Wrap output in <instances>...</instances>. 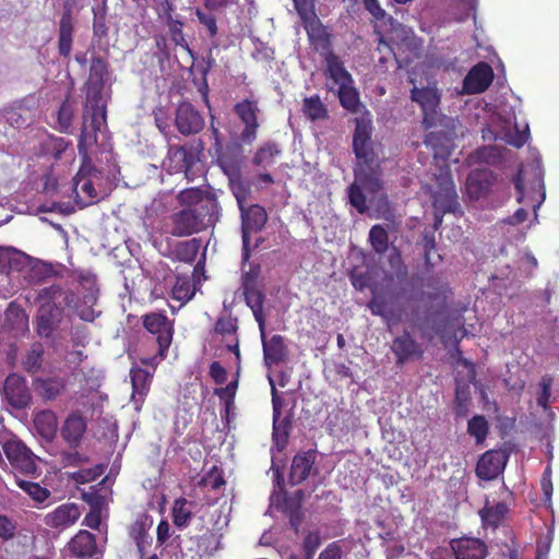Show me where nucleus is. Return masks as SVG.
<instances>
[{
	"label": "nucleus",
	"mask_w": 559,
	"mask_h": 559,
	"mask_svg": "<svg viewBox=\"0 0 559 559\" xmlns=\"http://www.w3.org/2000/svg\"><path fill=\"white\" fill-rule=\"evenodd\" d=\"M370 119L357 118L353 135V150L357 158L354 168V181L347 188L349 204L359 213H367L369 206L386 213L390 210L388 197L383 191L382 171L371 140Z\"/></svg>",
	"instance_id": "obj_1"
},
{
	"label": "nucleus",
	"mask_w": 559,
	"mask_h": 559,
	"mask_svg": "<svg viewBox=\"0 0 559 559\" xmlns=\"http://www.w3.org/2000/svg\"><path fill=\"white\" fill-rule=\"evenodd\" d=\"M427 290L423 292L420 300L428 309L424 318H418L416 328L423 340L431 342L439 336L443 344L451 338L452 326L448 317L449 285L438 278H429L425 284Z\"/></svg>",
	"instance_id": "obj_2"
},
{
	"label": "nucleus",
	"mask_w": 559,
	"mask_h": 559,
	"mask_svg": "<svg viewBox=\"0 0 559 559\" xmlns=\"http://www.w3.org/2000/svg\"><path fill=\"white\" fill-rule=\"evenodd\" d=\"M107 74L106 62L94 58L91 63L90 76L86 82V102L81 131V150L86 144L97 142V132L106 124V96L104 79Z\"/></svg>",
	"instance_id": "obj_3"
},
{
	"label": "nucleus",
	"mask_w": 559,
	"mask_h": 559,
	"mask_svg": "<svg viewBox=\"0 0 559 559\" xmlns=\"http://www.w3.org/2000/svg\"><path fill=\"white\" fill-rule=\"evenodd\" d=\"M38 304L36 330L40 337H49L59 324L62 313L70 310L75 300V294L60 284L34 290Z\"/></svg>",
	"instance_id": "obj_4"
},
{
	"label": "nucleus",
	"mask_w": 559,
	"mask_h": 559,
	"mask_svg": "<svg viewBox=\"0 0 559 559\" xmlns=\"http://www.w3.org/2000/svg\"><path fill=\"white\" fill-rule=\"evenodd\" d=\"M520 105V99L513 94L500 103L490 118V123L481 129L483 139L485 141L502 140L512 146L522 147L528 140L530 131L527 124L520 130L516 122Z\"/></svg>",
	"instance_id": "obj_5"
},
{
	"label": "nucleus",
	"mask_w": 559,
	"mask_h": 559,
	"mask_svg": "<svg viewBox=\"0 0 559 559\" xmlns=\"http://www.w3.org/2000/svg\"><path fill=\"white\" fill-rule=\"evenodd\" d=\"M94 144H86L81 151V138L79 139L78 147L83 157V164L73 179V191L76 203L82 207L98 202L108 192L107 182L103 174L95 169L87 158V148Z\"/></svg>",
	"instance_id": "obj_6"
},
{
	"label": "nucleus",
	"mask_w": 559,
	"mask_h": 559,
	"mask_svg": "<svg viewBox=\"0 0 559 559\" xmlns=\"http://www.w3.org/2000/svg\"><path fill=\"white\" fill-rule=\"evenodd\" d=\"M163 168L168 174H185L188 181L203 177L204 165L200 159V150L192 145L170 146Z\"/></svg>",
	"instance_id": "obj_7"
},
{
	"label": "nucleus",
	"mask_w": 559,
	"mask_h": 559,
	"mask_svg": "<svg viewBox=\"0 0 559 559\" xmlns=\"http://www.w3.org/2000/svg\"><path fill=\"white\" fill-rule=\"evenodd\" d=\"M411 99L416 103L423 111V123L426 128L437 126H448L444 121L448 119L440 111L441 92L436 84H429L425 87L414 86L411 91Z\"/></svg>",
	"instance_id": "obj_8"
},
{
	"label": "nucleus",
	"mask_w": 559,
	"mask_h": 559,
	"mask_svg": "<svg viewBox=\"0 0 559 559\" xmlns=\"http://www.w3.org/2000/svg\"><path fill=\"white\" fill-rule=\"evenodd\" d=\"M365 9L372 15V17L377 21H383L388 19L393 26L394 39L400 40L397 45L407 49L409 51L411 57H418L419 52L423 48V41L418 38L414 31L411 27L402 25L393 20V17L388 16L386 12L380 5L378 0H362Z\"/></svg>",
	"instance_id": "obj_9"
},
{
	"label": "nucleus",
	"mask_w": 559,
	"mask_h": 559,
	"mask_svg": "<svg viewBox=\"0 0 559 559\" xmlns=\"http://www.w3.org/2000/svg\"><path fill=\"white\" fill-rule=\"evenodd\" d=\"M218 214L185 207L173 215L171 234L177 237H185L199 233L209 226H213L218 219Z\"/></svg>",
	"instance_id": "obj_10"
},
{
	"label": "nucleus",
	"mask_w": 559,
	"mask_h": 559,
	"mask_svg": "<svg viewBox=\"0 0 559 559\" xmlns=\"http://www.w3.org/2000/svg\"><path fill=\"white\" fill-rule=\"evenodd\" d=\"M2 449L11 465L25 474L36 472L35 456L15 436L5 435L0 438Z\"/></svg>",
	"instance_id": "obj_11"
},
{
	"label": "nucleus",
	"mask_w": 559,
	"mask_h": 559,
	"mask_svg": "<svg viewBox=\"0 0 559 559\" xmlns=\"http://www.w3.org/2000/svg\"><path fill=\"white\" fill-rule=\"evenodd\" d=\"M240 210L241 213V231H242V259H249V245L250 234L260 231L266 223L267 215L265 210L258 205L252 204L243 206Z\"/></svg>",
	"instance_id": "obj_12"
},
{
	"label": "nucleus",
	"mask_w": 559,
	"mask_h": 559,
	"mask_svg": "<svg viewBox=\"0 0 559 559\" xmlns=\"http://www.w3.org/2000/svg\"><path fill=\"white\" fill-rule=\"evenodd\" d=\"M143 324L157 343L159 359H163L173 340L171 323L164 313L152 312L144 316Z\"/></svg>",
	"instance_id": "obj_13"
},
{
	"label": "nucleus",
	"mask_w": 559,
	"mask_h": 559,
	"mask_svg": "<svg viewBox=\"0 0 559 559\" xmlns=\"http://www.w3.org/2000/svg\"><path fill=\"white\" fill-rule=\"evenodd\" d=\"M533 173H534V182L532 183V190H533L534 194L536 192L538 193V199L535 200L534 195H531V192L530 193L525 192V188H524L523 180H522V170L519 171V174L514 180V186L518 191V202L524 203L525 200L528 198L533 201L532 206H533V211H534V219L537 221V216H538L537 210L540 207V205L543 204V202L545 201V198H546L545 186H544V169H543L542 160L539 157H537L533 162Z\"/></svg>",
	"instance_id": "obj_14"
},
{
	"label": "nucleus",
	"mask_w": 559,
	"mask_h": 559,
	"mask_svg": "<svg viewBox=\"0 0 559 559\" xmlns=\"http://www.w3.org/2000/svg\"><path fill=\"white\" fill-rule=\"evenodd\" d=\"M272 393V405H273V441L278 451L283 450L287 442L290 429V420L287 416H283L282 407L283 400L278 396L272 377L269 376Z\"/></svg>",
	"instance_id": "obj_15"
},
{
	"label": "nucleus",
	"mask_w": 559,
	"mask_h": 559,
	"mask_svg": "<svg viewBox=\"0 0 559 559\" xmlns=\"http://www.w3.org/2000/svg\"><path fill=\"white\" fill-rule=\"evenodd\" d=\"M508 454L503 450H489L478 460L476 475L484 480L497 478L504 469L508 462Z\"/></svg>",
	"instance_id": "obj_16"
},
{
	"label": "nucleus",
	"mask_w": 559,
	"mask_h": 559,
	"mask_svg": "<svg viewBox=\"0 0 559 559\" xmlns=\"http://www.w3.org/2000/svg\"><path fill=\"white\" fill-rule=\"evenodd\" d=\"M439 180V189L432 193V204L436 211L441 213L455 212L457 209V194L451 176L441 173Z\"/></svg>",
	"instance_id": "obj_17"
},
{
	"label": "nucleus",
	"mask_w": 559,
	"mask_h": 559,
	"mask_svg": "<svg viewBox=\"0 0 559 559\" xmlns=\"http://www.w3.org/2000/svg\"><path fill=\"white\" fill-rule=\"evenodd\" d=\"M177 130L183 135L199 133L204 127V119L190 103L178 105L175 117Z\"/></svg>",
	"instance_id": "obj_18"
},
{
	"label": "nucleus",
	"mask_w": 559,
	"mask_h": 559,
	"mask_svg": "<svg viewBox=\"0 0 559 559\" xmlns=\"http://www.w3.org/2000/svg\"><path fill=\"white\" fill-rule=\"evenodd\" d=\"M493 79V71L486 62L474 66L463 80V94H478L488 88Z\"/></svg>",
	"instance_id": "obj_19"
},
{
	"label": "nucleus",
	"mask_w": 559,
	"mask_h": 559,
	"mask_svg": "<svg viewBox=\"0 0 559 559\" xmlns=\"http://www.w3.org/2000/svg\"><path fill=\"white\" fill-rule=\"evenodd\" d=\"M235 112L245 124V129L241 132V140L245 143H251L257 138V130L259 128L258 123V112L259 108L255 102L253 100H242L235 105Z\"/></svg>",
	"instance_id": "obj_20"
},
{
	"label": "nucleus",
	"mask_w": 559,
	"mask_h": 559,
	"mask_svg": "<svg viewBox=\"0 0 559 559\" xmlns=\"http://www.w3.org/2000/svg\"><path fill=\"white\" fill-rule=\"evenodd\" d=\"M391 349L396 357V364L403 365L406 361L419 359L424 355L423 346L412 336L408 331L394 337Z\"/></svg>",
	"instance_id": "obj_21"
},
{
	"label": "nucleus",
	"mask_w": 559,
	"mask_h": 559,
	"mask_svg": "<svg viewBox=\"0 0 559 559\" xmlns=\"http://www.w3.org/2000/svg\"><path fill=\"white\" fill-rule=\"evenodd\" d=\"M4 395L8 403L16 408H26L32 401V395L27 383L24 379L17 376H10L4 383Z\"/></svg>",
	"instance_id": "obj_22"
},
{
	"label": "nucleus",
	"mask_w": 559,
	"mask_h": 559,
	"mask_svg": "<svg viewBox=\"0 0 559 559\" xmlns=\"http://www.w3.org/2000/svg\"><path fill=\"white\" fill-rule=\"evenodd\" d=\"M180 204L187 209H197L219 213V205L216 199L205 194L200 188H189L179 192L177 197Z\"/></svg>",
	"instance_id": "obj_23"
},
{
	"label": "nucleus",
	"mask_w": 559,
	"mask_h": 559,
	"mask_svg": "<svg viewBox=\"0 0 559 559\" xmlns=\"http://www.w3.org/2000/svg\"><path fill=\"white\" fill-rule=\"evenodd\" d=\"M317 457L318 452L314 450L300 452L294 456L289 474L292 485H297L317 473L314 467Z\"/></svg>",
	"instance_id": "obj_24"
},
{
	"label": "nucleus",
	"mask_w": 559,
	"mask_h": 559,
	"mask_svg": "<svg viewBox=\"0 0 559 559\" xmlns=\"http://www.w3.org/2000/svg\"><path fill=\"white\" fill-rule=\"evenodd\" d=\"M325 64L326 78L333 83V86L329 87L330 91H334V87L340 88L354 83L352 74L346 70L343 61L335 53L329 52L325 56Z\"/></svg>",
	"instance_id": "obj_25"
},
{
	"label": "nucleus",
	"mask_w": 559,
	"mask_h": 559,
	"mask_svg": "<svg viewBox=\"0 0 559 559\" xmlns=\"http://www.w3.org/2000/svg\"><path fill=\"white\" fill-rule=\"evenodd\" d=\"M451 549L456 559H484L487 556V547L478 538L453 539Z\"/></svg>",
	"instance_id": "obj_26"
},
{
	"label": "nucleus",
	"mask_w": 559,
	"mask_h": 559,
	"mask_svg": "<svg viewBox=\"0 0 559 559\" xmlns=\"http://www.w3.org/2000/svg\"><path fill=\"white\" fill-rule=\"evenodd\" d=\"M81 281L85 282L88 286V293L84 296L83 305H78L76 299L72 306V310L82 319L83 321L92 322L96 318L97 313L94 310L93 306L97 300V289L95 288V278L91 274H86L81 276Z\"/></svg>",
	"instance_id": "obj_27"
},
{
	"label": "nucleus",
	"mask_w": 559,
	"mask_h": 559,
	"mask_svg": "<svg viewBox=\"0 0 559 559\" xmlns=\"http://www.w3.org/2000/svg\"><path fill=\"white\" fill-rule=\"evenodd\" d=\"M81 516L80 508L75 503H64L46 515V524L55 528L73 525Z\"/></svg>",
	"instance_id": "obj_28"
},
{
	"label": "nucleus",
	"mask_w": 559,
	"mask_h": 559,
	"mask_svg": "<svg viewBox=\"0 0 559 559\" xmlns=\"http://www.w3.org/2000/svg\"><path fill=\"white\" fill-rule=\"evenodd\" d=\"M153 373L150 370L132 367L130 370V378L132 384L131 400L135 405V409L140 408L144 397L150 391Z\"/></svg>",
	"instance_id": "obj_29"
},
{
	"label": "nucleus",
	"mask_w": 559,
	"mask_h": 559,
	"mask_svg": "<svg viewBox=\"0 0 559 559\" xmlns=\"http://www.w3.org/2000/svg\"><path fill=\"white\" fill-rule=\"evenodd\" d=\"M66 379L60 376L37 377L33 380L34 392L44 400L57 399L66 388Z\"/></svg>",
	"instance_id": "obj_30"
},
{
	"label": "nucleus",
	"mask_w": 559,
	"mask_h": 559,
	"mask_svg": "<svg viewBox=\"0 0 559 559\" xmlns=\"http://www.w3.org/2000/svg\"><path fill=\"white\" fill-rule=\"evenodd\" d=\"M251 280L248 278L243 295L247 306L252 310L253 317L258 322L260 334L264 335L265 318L263 314L264 294L258 287H251Z\"/></svg>",
	"instance_id": "obj_31"
},
{
	"label": "nucleus",
	"mask_w": 559,
	"mask_h": 559,
	"mask_svg": "<svg viewBox=\"0 0 559 559\" xmlns=\"http://www.w3.org/2000/svg\"><path fill=\"white\" fill-rule=\"evenodd\" d=\"M492 186V175L485 169H477L471 173L466 179V191L468 195L478 200L486 195Z\"/></svg>",
	"instance_id": "obj_32"
},
{
	"label": "nucleus",
	"mask_w": 559,
	"mask_h": 559,
	"mask_svg": "<svg viewBox=\"0 0 559 559\" xmlns=\"http://www.w3.org/2000/svg\"><path fill=\"white\" fill-rule=\"evenodd\" d=\"M263 357L266 366H273L282 362L287 355L284 337L282 335H273L266 340L265 334H261Z\"/></svg>",
	"instance_id": "obj_33"
},
{
	"label": "nucleus",
	"mask_w": 559,
	"mask_h": 559,
	"mask_svg": "<svg viewBox=\"0 0 559 559\" xmlns=\"http://www.w3.org/2000/svg\"><path fill=\"white\" fill-rule=\"evenodd\" d=\"M85 431V419L80 414L73 413L64 420L61 436L70 447L75 448L80 444Z\"/></svg>",
	"instance_id": "obj_34"
},
{
	"label": "nucleus",
	"mask_w": 559,
	"mask_h": 559,
	"mask_svg": "<svg viewBox=\"0 0 559 559\" xmlns=\"http://www.w3.org/2000/svg\"><path fill=\"white\" fill-rule=\"evenodd\" d=\"M73 44V20L71 11L62 13L59 21L58 51L64 58H70Z\"/></svg>",
	"instance_id": "obj_35"
},
{
	"label": "nucleus",
	"mask_w": 559,
	"mask_h": 559,
	"mask_svg": "<svg viewBox=\"0 0 559 559\" xmlns=\"http://www.w3.org/2000/svg\"><path fill=\"white\" fill-rule=\"evenodd\" d=\"M427 148H429L435 158L445 159L453 147L451 136L443 131L429 132L424 141Z\"/></svg>",
	"instance_id": "obj_36"
},
{
	"label": "nucleus",
	"mask_w": 559,
	"mask_h": 559,
	"mask_svg": "<svg viewBox=\"0 0 559 559\" xmlns=\"http://www.w3.org/2000/svg\"><path fill=\"white\" fill-rule=\"evenodd\" d=\"M70 551L79 558L93 557L97 546L94 534L87 531H80L69 543Z\"/></svg>",
	"instance_id": "obj_37"
},
{
	"label": "nucleus",
	"mask_w": 559,
	"mask_h": 559,
	"mask_svg": "<svg viewBox=\"0 0 559 559\" xmlns=\"http://www.w3.org/2000/svg\"><path fill=\"white\" fill-rule=\"evenodd\" d=\"M33 258L13 247L0 248V265L13 271H22L29 266Z\"/></svg>",
	"instance_id": "obj_38"
},
{
	"label": "nucleus",
	"mask_w": 559,
	"mask_h": 559,
	"mask_svg": "<svg viewBox=\"0 0 559 559\" xmlns=\"http://www.w3.org/2000/svg\"><path fill=\"white\" fill-rule=\"evenodd\" d=\"M99 490L96 489V487H91V491L84 492L83 498L86 502L92 504V510L85 515L83 524L88 526L92 530H98L100 526V510L98 509V506L100 504V501L105 498L104 495L99 493Z\"/></svg>",
	"instance_id": "obj_39"
},
{
	"label": "nucleus",
	"mask_w": 559,
	"mask_h": 559,
	"mask_svg": "<svg viewBox=\"0 0 559 559\" xmlns=\"http://www.w3.org/2000/svg\"><path fill=\"white\" fill-rule=\"evenodd\" d=\"M341 106L352 114H358L364 108L359 93L354 83L336 88Z\"/></svg>",
	"instance_id": "obj_40"
},
{
	"label": "nucleus",
	"mask_w": 559,
	"mask_h": 559,
	"mask_svg": "<svg viewBox=\"0 0 559 559\" xmlns=\"http://www.w3.org/2000/svg\"><path fill=\"white\" fill-rule=\"evenodd\" d=\"M173 519L179 530L187 527L192 519V502L185 498L176 499L173 507Z\"/></svg>",
	"instance_id": "obj_41"
},
{
	"label": "nucleus",
	"mask_w": 559,
	"mask_h": 559,
	"mask_svg": "<svg viewBox=\"0 0 559 559\" xmlns=\"http://www.w3.org/2000/svg\"><path fill=\"white\" fill-rule=\"evenodd\" d=\"M44 354V345L39 342L33 343L23 359L24 369L28 372L39 371L43 366Z\"/></svg>",
	"instance_id": "obj_42"
},
{
	"label": "nucleus",
	"mask_w": 559,
	"mask_h": 559,
	"mask_svg": "<svg viewBox=\"0 0 559 559\" xmlns=\"http://www.w3.org/2000/svg\"><path fill=\"white\" fill-rule=\"evenodd\" d=\"M508 513V507L504 502H498L495 506H486L480 512V518L486 526L497 527Z\"/></svg>",
	"instance_id": "obj_43"
},
{
	"label": "nucleus",
	"mask_w": 559,
	"mask_h": 559,
	"mask_svg": "<svg viewBox=\"0 0 559 559\" xmlns=\"http://www.w3.org/2000/svg\"><path fill=\"white\" fill-rule=\"evenodd\" d=\"M368 239L376 253L384 254L389 250V233L383 225H373L369 230Z\"/></svg>",
	"instance_id": "obj_44"
},
{
	"label": "nucleus",
	"mask_w": 559,
	"mask_h": 559,
	"mask_svg": "<svg viewBox=\"0 0 559 559\" xmlns=\"http://www.w3.org/2000/svg\"><path fill=\"white\" fill-rule=\"evenodd\" d=\"M28 267V281L32 284H40L55 274V269L52 264L34 258Z\"/></svg>",
	"instance_id": "obj_45"
},
{
	"label": "nucleus",
	"mask_w": 559,
	"mask_h": 559,
	"mask_svg": "<svg viewBox=\"0 0 559 559\" xmlns=\"http://www.w3.org/2000/svg\"><path fill=\"white\" fill-rule=\"evenodd\" d=\"M34 424L38 432L47 439L52 438L57 431V419L52 412L37 414Z\"/></svg>",
	"instance_id": "obj_46"
},
{
	"label": "nucleus",
	"mask_w": 559,
	"mask_h": 559,
	"mask_svg": "<svg viewBox=\"0 0 559 559\" xmlns=\"http://www.w3.org/2000/svg\"><path fill=\"white\" fill-rule=\"evenodd\" d=\"M302 112L311 121L326 117L328 110L318 95L304 98Z\"/></svg>",
	"instance_id": "obj_47"
},
{
	"label": "nucleus",
	"mask_w": 559,
	"mask_h": 559,
	"mask_svg": "<svg viewBox=\"0 0 559 559\" xmlns=\"http://www.w3.org/2000/svg\"><path fill=\"white\" fill-rule=\"evenodd\" d=\"M200 250V242L197 239H190L177 242L174 249L175 257L182 262L192 263Z\"/></svg>",
	"instance_id": "obj_48"
},
{
	"label": "nucleus",
	"mask_w": 559,
	"mask_h": 559,
	"mask_svg": "<svg viewBox=\"0 0 559 559\" xmlns=\"http://www.w3.org/2000/svg\"><path fill=\"white\" fill-rule=\"evenodd\" d=\"M281 153L277 144L267 142L261 146L253 157V164L267 168L275 163V157Z\"/></svg>",
	"instance_id": "obj_49"
},
{
	"label": "nucleus",
	"mask_w": 559,
	"mask_h": 559,
	"mask_svg": "<svg viewBox=\"0 0 559 559\" xmlns=\"http://www.w3.org/2000/svg\"><path fill=\"white\" fill-rule=\"evenodd\" d=\"M467 432L476 443H481L488 436L489 425L485 416L475 415L467 423Z\"/></svg>",
	"instance_id": "obj_50"
},
{
	"label": "nucleus",
	"mask_w": 559,
	"mask_h": 559,
	"mask_svg": "<svg viewBox=\"0 0 559 559\" xmlns=\"http://www.w3.org/2000/svg\"><path fill=\"white\" fill-rule=\"evenodd\" d=\"M309 39L311 44L314 46L317 50H321L322 52H325V56L331 51V41H330V35L328 34L326 29L319 24L318 26H312L308 31Z\"/></svg>",
	"instance_id": "obj_51"
},
{
	"label": "nucleus",
	"mask_w": 559,
	"mask_h": 559,
	"mask_svg": "<svg viewBox=\"0 0 559 559\" xmlns=\"http://www.w3.org/2000/svg\"><path fill=\"white\" fill-rule=\"evenodd\" d=\"M471 158L474 162L495 165L502 159V152L498 146L487 145L476 150Z\"/></svg>",
	"instance_id": "obj_52"
},
{
	"label": "nucleus",
	"mask_w": 559,
	"mask_h": 559,
	"mask_svg": "<svg viewBox=\"0 0 559 559\" xmlns=\"http://www.w3.org/2000/svg\"><path fill=\"white\" fill-rule=\"evenodd\" d=\"M16 484L36 502L43 503L50 497V491L37 483L17 478Z\"/></svg>",
	"instance_id": "obj_53"
},
{
	"label": "nucleus",
	"mask_w": 559,
	"mask_h": 559,
	"mask_svg": "<svg viewBox=\"0 0 559 559\" xmlns=\"http://www.w3.org/2000/svg\"><path fill=\"white\" fill-rule=\"evenodd\" d=\"M74 115V102L66 99L57 112V122L61 132H70Z\"/></svg>",
	"instance_id": "obj_54"
},
{
	"label": "nucleus",
	"mask_w": 559,
	"mask_h": 559,
	"mask_svg": "<svg viewBox=\"0 0 559 559\" xmlns=\"http://www.w3.org/2000/svg\"><path fill=\"white\" fill-rule=\"evenodd\" d=\"M49 148L56 159H61L63 156L70 159L74 157L71 142L64 138H52L49 143Z\"/></svg>",
	"instance_id": "obj_55"
},
{
	"label": "nucleus",
	"mask_w": 559,
	"mask_h": 559,
	"mask_svg": "<svg viewBox=\"0 0 559 559\" xmlns=\"http://www.w3.org/2000/svg\"><path fill=\"white\" fill-rule=\"evenodd\" d=\"M368 308L372 314L383 318L388 323L394 321L393 311L384 298L373 296L368 302Z\"/></svg>",
	"instance_id": "obj_56"
},
{
	"label": "nucleus",
	"mask_w": 559,
	"mask_h": 559,
	"mask_svg": "<svg viewBox=\"0 0 559 559\" xmlns=\"http://www.w3.org/2000/svg\"><path fill=\"white\" fill-rule=\"evenodd\" d=\"M105 471L104 465L97 464L90 468H82L78 472L72 473V479L78 484H86L95 480Z\"/></svg>",
	"instance_id": "obj_57"
},
{
	"label": "nucleus",
	"mask_w": 559,
	"mask_h": 559,
	"mask_svg": "<svg viewBox=\"0 0 559 559\" xmlns=\"http://www.w3.org/2000/svg\"><path fill=\"white\" fill-rule=\"evenodd\" d=\"M167 25L170 33V38L176 46L188 47L182 33V23L178 20H174L170 15L167 19Z\"/></svg>",
	"instance_id": "obj_58"
},
{
	"label": "nucleus",
	"mask_w": 559,
	"mask_h": 559,
	"mask_svg": "<svg viewBox=\"0 0 559 559\" xmlns=\"http://www.w3.org/2000/svg\"><path fill=\"white\" fill-rule=\"evenodd\" d=\"M173 298L180 301L179 307L192 298L193 293L191 292L190 284L187 281H177L171 289Z\"/></svg>",
	"instance_id": "obj_59"
},
{
	"label": "nucleus",
	"mask_w": 559,
	"mask_h": 559,
	"mask_svg": "<svg viewBox=\"0 0 559 559\" xmlns=\"http://www.w3.org/2000/svg\"><path fill=\"white\" fill-rule=\"evenodd\" d=\"M237 386H238V380L236 379V380L229 382L224 388L215 389V392H214L215 395H217L218 399L224 402L226 409H228L229 406L233 405V403H234Z\"/></svg>",
	"instance_id": "obj_60"
},
{
	"label": "nucleus",
	"mask_w": 559,
	"mask_h": 559,
	"mask_svg": "<svg viewBox=\"0 0 559 559\" xmlns=\"http://www.w3.org/2000/svg\"><path fill=\"white\" fill-rule=\"evenodd\" d=\"M552 385V379L549 376H544L540 380V393L537 397V404L544 411L548 408L549 400H550V389Z\"/></svg>",
	"instance_id": "obj_61"
},
{
	"label": "nucleus",
	"mask_w": 559,
	"mask_h": 559,
	"mask_svg": "<svg viewBox=\"0 0 559 559\" xmlns=\"http://www.w3.org/2000/svg\"><path fill=\"white\" fill-rule=\"evenodd\" d=\"M4 118L5 121L15 129H21L29 124V120L16 108L7 110Z\"/></svg>",
	"instance_id": "obj_62"
},
{
	"label": "nucleus",
	"mask_w": 559,
	"mask_h": 559,
	"mask_svg": "<svg viewBox=\"0 0 559 559\" xmlns=\"http://www.w3.org/2000/svg\"><path fill=\"white\" fill-rule=\"evenodd\" d=\"M389 264L397 276H404L407 273L406 266L403 263L401 252L396 247H392L389 254Z\"/></svg>",
	"instance_id": "obj_63"
},
{
	"label": "nucleus",
	"mask_w": 559,
	"mask_h": 559,
	"mask_svg": "<svg viewBox=\"0 0 559 559\" xmlns=\"http://www.w3.org/2000/svg\"><path fill=\"white\" fill-rule=\"evenodd\" d=\"M320 536L317 532H308L304 539V549L307 559H311L318 547L320 546Z\"/></svg>",
	"instance_id": "obj_64"
}]
</instances>
